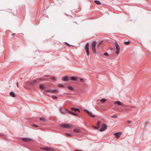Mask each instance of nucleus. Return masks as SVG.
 <instances>
[{"label":"nucleus","mask_w":151,"mask_h":151,"mask_svg":"<svg viewBox=\"0 0 151 151\" xmlns=\"http://www.w3.org/2000/svg\"><path fill=\"white\" fill-rule=\"evenodd\" d=\"M39 87L40 89H44L45 88L44 86H43V85H40V86H39Z\"/></svg>","instance_id":"412c9836"},{"label":"nucleus","mask_w":151,"mask_h":151,"mask_svg":"<svg viewBox=\"0 0 151 151\" xmlns=\"http://www.w3.org/2000/svg\"><path fill=\"white\" fill-rule=\"evenodd\" d=\"M62 79L63 81H66L68 80V78L67 76H64Z\"/></svg>","instance_id":"4468645a"},{"label":"nucleus","mask_w":151,"mask_h":151,"mask_svg":"<svg viewBox=\"0 0 151 151\" xmlns=\"http://www.w3.org/2000/svg\"><path fill=\"white\" fill-rule=\"evenodd\" d=\"M39 119L40 121H45V118L43 117H40L39 118Z\"/></svg>","instance_id":"b1692460"},{"label":"nucleus","mask_w":151,"mask_h":151,"mask_svg":"<svg viewBox=\"0 0 151 151\" xmlns=\"http://www.w3.org/2000/svg\"><path fill=\"white\" fill-rule=\"evenodd\" d=\"M45 91L46 92H50V90H46Z\"/></svg>","instance_id":"58836bf2"},{"label":"nucleus","mask_w":151,"mask_h":151,"mask_svg":"<svg viewBox=\"0 0 151 151\" xmlns=\"http://www.w3.org/2000/svg\"><path fill=\"white\" fill-rule=\"evenodd\" d=\"M65 134L66 135V136H68L71 137L72 136V135L71 134L68 133H66Z\"/></svg>","instance_id":"c85d7f7f"},{"label":"nucleus","mask_w":151,"mask_h":151,"mask_svg":"<svg viewBox=\"0 0 151 151\" xmlns=\"http://www.w3.org/2000/svg\"><path fill=\"white\" fill-rule=\"evenodd\" d=\"M68 88L70 90H71V91H73L74 90V88H73L71 86H68Z\"/></svg>","instance_id":"aec40b11"},{"label":"nucleus","mask_w":151,"mask_h":151,"mask_svg":"<svg viewBox=\"0 0 151 151\" xmlns=\"http://www.w3.org/2000/svg\"><path fill=\"white\" fill-rule=\"evenodd\" d=\"M130 42L129 41H127V42H124V43L126 45H128L130 44Z\"/></svg>","instance_id":"cd10ccee"},{"label":"nucleus","mask_w":151,"mask_h":151,"mask_svg":"<svg viewBox=\"0 0 151 151\" xmlns=\"http://www.w3.org/2000/svg\"><path fill=\"white\" fill-rule=\"evenodd\" d=\"M68 113H70V114H71L72 115H75L77 116H78V115L76 113L74 112L69 111H68Z\"/></svg>","instance_id":"2eb2a0df"},{"label":"nucleus","mask_w":151,"mask_h":151,"mask_svg":"<svg viewBox=\"0 0 151 151\" xmlns=\"http://www.w3.org/2000/svg\"><path fill=\"white\" fill-rule=\"evenodd\" d=\"M53 93H57L58 92V91L57 90H53L51 91Z\"/></svg>","instance_id":"a878e982"},{"label":"nucleus","mask_w":151,"mask_h":151,"mask_svg":"<svg viewBox=\"0 0 151 151\" xmlns=\"http://www.w3.org/2000/svg\"><path fill=\"white\" fill-rule=\"evenodd\" d=\"M88 114L93 118H95V116L94 115H93L91 112H89Z\"/></svg>","instance_id":"a211bd4d"},{"label":"nucleus","mask_w":151,"mask_h":151,"mask_svg":"<svg viewBox=\"0 0 151 151\" xmlns=\"http://www.w3.org/2000/svg\"><path fill=\"white\" fill-rule=\"evenodd\" d=\"M60 111L61 113L63 114H66L68 111L67 110L65 109L63 107L60 108Z\"/></svg>","instance_id":"7ed1b4c3"},{"label":"nucleus","mask_w":151,"mask_h":151,"mask_svg":"<svg viewBox=\"0 0 151 151\" xmlns=\"http://www.w3.org/2000/svg\"><path fill=\"white\" fill-rule=\"evenodd\" d=\"M115 46L116 50V53L118 55L119 54L120 51V47L117 42L115 43Z\"/></svg>","instance_id":"f03ea898"},{"label":"nucleus","mask_w":151,"mask_h":151,"mask_svg":"<svg viewBox=\"0 0 151 151\" xmlns=\"http://www.w3.org/2000/svg\"><path fill=\"white\" fill-rule=\"evenodd\" d=\"M70 79L73 81L76 80V78L75 77H70Z\"/></svg>","instance_id":"5701e85b"},{"label":"nucleus","mask_w":151,"mask_h":151,"mask_svg":"<svg viewBox=\"0 0 151 151\" xmlns=\"http://www.w3.org/2000/svg\"><path fill=\"white\" fill-rule=\"evenodd\" d=\"M104 55L105 56H108L109 55V54L108 53L106 52H105L104 53Z\"/></svg>","instance_id":"2f4dec72"},{"label":"nucleus","mask_w":151,"mask_h":151,"mask_svg":"<svg viewBox=\"0 0 151 151\" xmlns=\"http://www.w3.org/2000/svg\"><path fill=\"white\" fill-rule=\"evenodd\" d=\"M89 44L87 43L85 45V50L86 52L87 55L88 56L89 55Z\"/></svg>","instance_id":"423d86ee"},{"label":"nucleus","mask_w":151,"mask_h":151,"mask_svg":"<svg viewBox=\"0 0 151 151\" xmlns=\"http://www.w3.org/2000/svg\"><path fill=\"white\" fill-rule=\"evenodd\" d=\"M40 149L47 151H54L50 147H41L40 148Z\"/></svg>","instance_id":"0eeeda50"},{"label":"nucleus","mask_w":151,"mask_h":151,"mask_svg":"<svg viewBox=\"0 0 151 151\" xmlns=\"http://www.w3.org/2000/svg\"><path fill=\"white\" fill-rule=\"evenodd\" d=\"M73 131L75 132H76V133L79 132H80V130H79V129H73Z\"/></svg>","instance_id":"4be33fe9"},{"label":"nucleus","mask_w":151,"mask_h":151,"mask_svg":"<svg viewBox=\"0 0 151 151\" xmlns=\"http://www.w3.org/2000/svg\"><path fill=\"white\" fill-rule=\"evenodd\" d=\"M52 79L54 81H55V78L54 77H52Z\"/></svg>","instance_id":"e433bc0d"},{"label":"nucleus","mask_w":151,"mask_h":151,"mask_svg":"<svg viewBox=\"0 0 151 151\" xmlns=\"http://www.w3.org/2000/svg\"><path fill=\"white\" fill-rule=\"evenodd\" d=\"M60 126L62 128H71L70 125L69 124H61L60 125Z\"/></svg>","instance_id":"20e7f679"},{"label":"nucleus","mask_w":151,"mask_h":151,"mask_svg":"<svg viewBox=\"0 0 151 151\" xmlns=\"http://www.w3.org/2000/svg\"><path fill=\"white\" fill-rule=\"evenodd\" d=\"M58 86L60 87H64V86L63 85H62L61 84H59L58 85Z\"/></svg>","instance_id":"bb28decb"},{"label":"nucleus","mask_w":151,"mask_h":151,"mask_svg":"<svg viewBox=\"0 0 151 151\" xmlns=\"http://www.w3.org/2000/svg\"><path fill=\"white\" fill-rule=\"evenodd\" d=\"M2 135H2V134H0V136H2Z\"/></svg>","instance_id":"37998d69"},{"label":"nucleus","mask_w":151,"mask_h":151,"mask_svg":"<svg viewBox=\"0 0 151 151\" xmlns=\"http://www.w3.org/2000/svg\"><path fill=\"white\" fill-rule=\"evenodd\" d=\"M39 80H35L33 81H32L30 82L29 83L31 85H34V84L36 82H38L39 81Z\"/></svg>","instance_id":"1a4fd4ad"},{"label":"nucleus","mask_w":151,"mask_h":151,"mask_svg":"<svg viewBox=\"0 0 151 151\" xmlns=\"http://www.w3.org/2000/svg\"><path fill=\"white\" fill-rule=\"evenodd\" d=\"M14 34H14V33H13V34H12V35H14Z\"/></svg>","instance_id":"c03bdc74"},{"label":"nucleus","mask_w":151,"mask_h":151,"mask_svg":"<svg viewBox=\"0 0 151 151\" xmlns=\"http://www.w3.org/2000/svg\"><path fill=\"white\" fill-rule=\"evenodd\" d=\"M100 122L99 121H98L97 124L96 126L94 127L95 129H98L99 128L100 126Z\"/></svg>","instance_id":"9b49d317"},{"label":"nucleus","mask_w":151,"mask_h":151,"mask_svg":"<svg viewBox=\"0 0 151 151\" xmlns=\"http://www.w3.org/2000/svg\"><path fill=\"white\" fill-rule=\"evenodd\" d=\"M17 86L18 87H19V86H18V82L17 83Z\"/></svg>","instance_id":"ea45409f"},{"label":"nucleus","mask_w":151,"mask_h":151,"mask_svg":"<svg viewBox=\"0 0 151 151\" xmlns=\"http://www.w3.org/2000/svg\"><path fill=\"white\" fill-rule=\"evenodd\" d=\"M75 151H82L80 150H75Z\"/></svg>","instance_id":"79ce46f5"},{"label":"nucleus","mask_w":151,"mask_h":151,"mask_svg":"<svg viewBox=\"0 0 151 151\" xmlns=\"http://www.w3.org/2000/svg\"><path fill=\"white\" fill-rule=\"evenodd\" d=\"M103 43V41H100L99 43V44L100 45H101Z\"/></svg>","instance_id":"473e14b6"},{"label":"nucleus","mask_w":151,"mask_h":151,"mask_svg":"<svg viewBox=\"0 0 151 151\" xmlns=\"http://www.w3.org/2000/svg\"><path fill=\"white\" fill-rule=\"evenodd\" d=\"M107 128L106 125L104 123H103L101 125V128L99 129V131L101 132L105 130Z\"/></svg>","instance_id":"39448f33"},{"label":"nucleus","mask_w":151,"mask_h":151,"mask_svg":"<svg viewBox=\"0 0 151 151\" xmlns=\"http://www.w3.org/2000/svg\"><path fill=\"white\" fill-rule=\"evenodd\" d=\"M65 44L67 45L68 46H70V45L67 42H65Z\"/></svg>","instance_id":"f704fd0d"},{"label":"nucleus","mask_w":151,"mask_h":151,"mask_svg":"<svg viewBox=\"0 0 151 151\" xmlns=\"http://www.w3.org/2000/svg\"><path fill=\"white\" fill-rule=\"evenodd\" d=\"M80 80L81 81L83 82L84 81V80L82 78H80Z\"/></svg>","instance_id":"c9c22d12"},{"label":"nucleus","mask_w":151,"mask_h":151,"mask_svg":"<svg viewBox=\"0 0 151 151\" xmlns=\"http://www.w3.org/2000/svg\"><path fill=\"white\" fill-rule=\"evenodd\" d=\"M22 140L23 141L28 142L29 141H30L31 140V139L29 138H23L22 139Z\"/></svg>","instance_id":"f8f14e48"},{"label":"nucleus","mask_w":151,"mask_h":151,"mask_svg":"<svg viewBox=\"0 0 151 151\" xmlns=\"http://www.w3.org/2000/svg\"><path fill=\"white\" fill-rule=\"evenodd\" d=\"M127 122L129 123V124H131V121H127Z\"/></svg>","instance_id":"4c0bfd02"},{"label":"nucleus","mask_w":151,"mask_h":151,"mask_svg":"<svg viewBox=\"0 0 151 151\" xmlns=\"http://www.w3.org/2000/svg\"><path fill=\"white\" fill-rule=\"evenodd\" d=\"M52 97L53 99H57V96H52Z\"/></svg>","instance_id":"7c9ffc66"},{"label":"nucleus","mask_w":151,"mask_h":151,"mask_svg":"<svg viewBox=\"0 0 151 151\" xmlns=\"http://www.w3.org/2000/svg\"><path fill=\"white\" fill-rule=\"evenodd\" d=\"M99 46H100V45L99 44H98V45L97 46L98 48H99Z\"/></svg>","instance_id":"a19ab883"},{"label":"nucleus","mask_w":151,"mask_h":151,"mask_svg":"<svg viewBox=\"0 0 151 151\" xmlns=\"http://www.w3.org/2000/svg\"><path fill=\"white\" fill-rule=\"evenodd\" d=\"M71 109L73 111H74L75 112H76L77 111H78L79 112H80V110L79 109L76 108L74 107H71Z\"/></svg>","instance_id":"ddd939ff"},{"label":"nucleus","mask_w":151,"mask_h":151,"mask_svg":"<svg viewBox=\"0 0 151 151\" xmlns=\"http://www.w3.org/2000/svg\"><path fill=\"white\" fill-rule=\"evenodd\" d=\"M115 103L117 104L118 105L122 106V107H123V104L119 101H115Z\"/></svg>","instance_id":"9d476101"},{"label":"nucleus","mask_w":151,"mask_h":151,"mask_svg":"<svg viewBox=\"0 0 151 151\" xmlns=\"http://www.w3.org/2000/svg\"><path fill=\"white\" fill-rule=\"evenodd\" d=\"M106 101V100L104 99H102L101 100V103H104V102L105 101Z\"/></svg>","instance_id":"393cba45"},{"label":"nucleus","mask_w":151,"mask_h":151,"mask_svg":"<svg viewBox=\"0 0 151 151\" xmlns=\"http://www.w3.org/2000/svg\"><path fill=\"white\" fill-rule=\"evenodd\" d=\"M10 96L12 97H14L15 96V95L14 93L13 92H10L9 93Z\"/></svg>","instance_id":"f3484780"},{"label":"nucleus","mask_w":151,"mask_h":151,"mask_svg":"<svg viewBox=\"0 0 151 151\" xmlns=\"http://www.w3.org/2000/svg\"><path fill=\"white\" fill-rule=\"evenodd\" d=\"M96 45V42L95 41L93 42L91 44V48L93 52L94 53H96V50L95 48Z\"/></svg>","instance_id":"f257e3e1"},{"label":"nucleus","mask_w":151,"mask_h":151,"mask_svg":"<svg viewBox=\"0 0 151 151\" xmlns=\"http://www.w3.org/2000/svg\"><path fill=\"white\" fill-rule=\"evenodd\" d=\"M84 111L86 112L88 114L89 113V112L88 110L86 109L84 110Z\"/></svg>","instance_id":"72a5a7b5"},{"label":"nucleus","mask_w":151,"mask_h":151,"mask_svg":"<svg viewBox=\"0 0 151 151\" xmlns=\"http://www.w3.org/2000/svg\"><path fill=\"white\" fill-rule=\"evenodd\" d=\"M109 117L111 118H116L117 117V116L116 114H115L112 116H109Z\"/></svg>","instance_id":"6ab92c4d"},{"label":"nucleus","mask_w":151,"mask_h":151,"mask_svg":"<svg viewBox=\"0 0 151 151\" xmlns=\"http://www.w3.org/2000/svg\"><path fill=\"white\" fill-rule=\"evenodd\" d=\"M121 134L122 133L121 132H118L115 133L114 134V135H115V136L117 138H119Z\"/></svg>","instance_id":"6e6552de"},{"label":"nucleus","mask_w":151,"mask_h":151,"mask_svg":"<svg viewBox=\"0 0 151 151\" xmlns=\"http://www.w3.org/2000/svg\"><path fill=\"white\" fill-rule=\"evenodd\" d=\"M32 126L34 127H38V126H37L36 125H35V124H32Z\"/></svg>","instance_id":"c756f323"},{"label":"nucleus","mask_w":151,"mask_h":151,"mask_svg":"<svg viewBox=\"0 0 151 151\" xmlns=\"http://www.w3.org/2000/svg\"><path fill=\"white\" fill-rule=\"evenodd\" d=\"M94 2L98 5H100L101 4V3L99 1L97 0H94Z\"/></svg>","instance_id":"dca6fc26"}]
</instances>
